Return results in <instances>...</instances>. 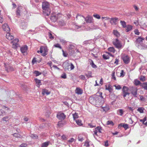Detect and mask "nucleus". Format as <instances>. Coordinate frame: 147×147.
<instances>
[{"mask_svg": "<svg viewBox=\"0 0 147 147\" xmlns=\"http://www.w3.org/2000/svg\"><path fill=\"white\" fill-rule=\"evenodd\" d=\"M63 66L65 71H70L74 68V66L72 63H69L67 61L63 63Z\"/></svg>", "mask_w": 147, "mask_h": 147, "instance_id": "nucleus-1", "label": "nucleus"}, {"mask_svg": "<svg viewBox=\"0 0 147 147\" xmlns=\"http://www.w3.org/2000/svg\"><path fill=\"white\" fill-rule=\"evenodd\" d=\"M113 43L115 47L118 49H120L122 48L123 46L121 43L117 39L114 40Z\"/></svg>", "mask_w": 147, "mask_h": 147, "instance_id": "nucleus-2", "label": "nucleus"}, {"mask_svg": "<svg viewBox=\"0 0 147 147\" xmlns=\"http://www.w3.org/2000/svg\"><path fill=\"white\" fill-rule=\"evenodd\" d=\"M26 10L25 7L23 6H19L17 9L16 11V15L18 17L21 15V13H23L24 11Z\"/></svg>", "mask_w": 147, "mask_h": 147, "instance_id": "nucleus-3", "label": "nucleus"}, {"mask_svg": "<svg viewBox=\"0 0 147 147\" xmlns=\"http://www.w3.org/2000/svg\"><path fill=\"white\" fill-rule=\"evenodd\" d=\"M129 88L126 86H124L122 88V94L123 96L125 98L127 96H129L130 94V93L129 92Z\"/></svg>", "mask_w": 147, "mask_h": 147, "instance_id": "nucleus-4", "label": "nucleus"}, {"mask_svg": "<svg viewBox=\"0 0 147 147\" xmlns=\"http://www.w3.org/2000/svg\"><path fill=\"white\" fill-rule=\"evenodd\" d=\"M121 58L124 63L125 64H128L130 62V58L127 55L125 54L123 55L122 56Z\"/></svg>", "mask_w": 147, "mask_h": 147, "instance_id": "nucleus-5", "label": "nucleus"}, {"mask_svg": "<svg viewBox=\"0 0 147 147\" xmlns=\"http://www.w3.org/2000/svg\"><path fill=\"white\" fill-rule=\"evenodd\" d=\"M138 89L136 87H131L130 88L131 93L135 97H137V91Z\"/></svg>", "mask_w": 147, "mask_h": 147, "instance_id": "nucleus-6", "label": "nucleus"}, {"mask_svg": "<svg viewBox=\"0 0 147 147\" xmlns=\"http://www.w3.org/2000/svg\"><path fill=\"white\" fill-rule=\"evenodd\" d=\"M84 20L87 23H92L94 22L92 17L89 15H88L86 18L84 17Z\"/></svg>", "mask_w": 147, "mask_h": 147, "instance_id": "nucleus-7", "label": "nucleus"}, {"mask_svg": "<svg viewBox=\"0 0 147 147\" xmlns=\"http://www.w3.org/2000/svg\"><path fill=\"white\" fill-rule=\"evenodd\" d=\"M52 7V4L47 2V15L48 16L51 12V8Z\"/></svg>", "mask_w": 147, "mask_h": 147, "instance_id": "nucleus-8", "label": "nucleus"}, {"mask_svg": "<svg viewBox=\"0 0 147 147\" xmlns=\"http://www.w3.org/2000/svg\"><path fill=\"white\" fill-rule=\"evenodd\" d=\"M50 19L52 22H55L59 19V17H57V15H56L55 13H53L51 14Z\"/></svg>", "mask_w": 147, "mask_h": 147, "instance_id": "nucleus-9", "label": "nucleus"}, {"mask_svg": "<svg viewBox=\"0 0 147 147\" xmlns=\"http://www.w3.org/2000/svg\"><path fill=\"white\" fill-rule=\"evenodd\" d=\"M19 40L18 39H16L12 41L13 43L12 48L14 49H16L17 47H19V44L18 43Z\"/></svg>", "mask_w": 147, "mask_h": 147, "instance_id": "nucleus-10", "label": "nucleus"}, {"mask_svg": "<svg viewBox=\"0 0 147 147\" xmlns=\"http://www.w3.org/2000/svg\"><path fill=\"white\" fill-rule=\"evenodd\" d=\"M37 52L38 53L40 52L42 55L45 56L46 55V50L45 49V47H41L40 49V51H37Z\"/></svg>", "mask_w": 147, "mask_h": 147, "instance_id": "nucleus-11", "label": "nucleus"}, {"mask_svg": "<svg viewBox=\"0 0 147 147\" xmlns=\"http://www.w3.org/2000/svg\"><path fill=\"white\" fill-rule=\"evenodd\" d=\"M76 18L77 20H78L79 21L82 23L83 24H85V22L83 23V20L84 19V17L82 15L80 14H77L76 16Z\"/></svg>", "mask_w": 147, "mask_h": 147, "instance_id": "nucleus-12", "label": "nucleus"}, {"mask_svg": "<svg viewBox=\"0 0 147 147\" xmlns=\"http://www.w3.org/2000/svg\"><path fill=\"white\" fill-rule=\"evenodd\" d=\"M4 65L5 67V69L7 72H9L13 70V68L11 67L9 64L5 63Z\"/></svg>", "mask_w": 147, "mask_h": 147, "instance_id": "nucleus-13", "label": "nucleus"}, {"mask_svg": "<svg viewBox=\"0 0 147 147\" xmlns=\"http://www.w3.org/2000/svg\"><path fill=\"white\" fill-rule=\"evenodd\" d=\"M57 117L59 119H64L65 117V115L63 113H58L57 115Z\"/></svg>", "mask_w": 147, "mask_h": 147, "instance_id": "nucleus-14", "label": "nucleus"}, {"mask_svg": "<svg viewBox=\"0 0 147 147\" xmlns=\"http://www.w3.org/2000/svg\"><path fill=\"white\" fill-rule=\"evenodd\" d=\"M2 28L4 31L8 32L10 30V28L7 24H4L2 26Z\"/></svg>", "mask_w": 147, "mask_h": 147, "instance_id": "nucleus-15", "label": "nucleus"}, {"mask_svg": "<svg viewBox=\"0 0 147 147\" xmlns=\"http://www.w3.org/2000/svg\"><path fill=\"white\" fill-rule=\"evenodd\" d=\"M42 9H43V14L45 16L46 14V2H43L42 5Z\"/></svg>", "mask_w": 147, "mask_h": 147, "instance_id": "nucleus-16", "label": "nucleus"}, {"mask_svg": "<svg viewBox=\"0 0 147 147\" xmlns=\"http://www.w3.org/2000/svg\"><path fill=\"white\" fill-rule=\"evenodd\" d=\"M105 89L108 90L110 92H111L113 90L112 86L110 84L106 85L105 86Z\"/></svg>", "mask_w": 147, "mask_h": 147, "instance_id": "nucleus-17", "label": "nucleus"}, {"mask_svg": "<svg viewBox=\"0 0 147 147\" xmlns=\"http://www.w3.org/2000/svg\"><path fill=\"white\" fill-rule=\"evenodd\" d=\"M75 92L78 94H81L83 93V91L81 89L77 88L75 90Z\"/></svg>", "mask_w": 147, "mask_h": 147, "instance_id": "nucleus-18", "label": "nucleus"}, {"mask_svg": "<svg viewBox=\"0 0 147 147\" xmlns=\"http://www.w3.org/2000/svg\"><path fill=\"white\" fill-rule=\"evenodd\" d=\"M6 36L9 40H12L14 38L13 36L11 35L8 32Z\"/></svg>", "mask_w": 147, "mask_h": 147, "instance_id": "nucleus-19", "label": "nucleus"}, {"mask_svg": "<svg viewBox=\"0 0 147 147\" xmlns=\"http://www.w3.org/2000/svg\"><path fill=\"white\" fill-rule=\"evenodd\" d=\"M20 50L22 53H25L27 50V47L26 46H24L21 48Z\"/></svg>", "mask_w": 147, "mask_h": 147, "instance_id": "nucleus-20", "label": "nucleus"}, {"mask_svg": "<svg viewBox=\"0 0 147 147\" xmlns=\"http://www.w3.org/2000/svg\"><path fill=\"white\" fill-rule=\"evenodd\" d=\"M140 86L143 88L145 90H147V82H144L140 84Z\"/></svg>", "mask_w": 147, "mask_h": 147, "instance_id": "nucleus-21", "label": "nucleus"}, {"mask_svg": "<svg viewBox=\"0 0 147 147\" xmlns=\"http://www.w3.org/2000/svg\"><path fill=\"white\" fill-rule=\"evenodd\" d=\"M124 111L122 109H119L117 111V114L121 116H122L123 114Z\"/></svg>", "mask_w": 147, "mask_h": 147, "instance_id": "nucleus-22", "label": "nucleus"}, {"mask_svg": "<svg viewBox=\"0 0 147 147\" xmlns=\"http://www.w3.org/2000/svg\"><path fill=\"white\" fill-rule=\"evenodd\" d=\"M34 80H35V82H36V86L37 87H39L40 86V85L41 84V82L40 80H38L36 78V79H34Z\"/></svg>", "mask_w": 147, "mask_h": 147, "instance_id": "nucleus-23", "label": "nucleus"}, {"mask_svg": "<svg viewBox=\"0 0 147 147\" xmlns=\"http://www.w3.org/2000/svg\"><path fill=\"white\" fill-rule=\"evenodd\" d=\"M113 33L114 35L117 37H119L120 36L119 33L116 30H113Z\"/></svg>", "mask_w": 147, "mask_h": 147, "instance_id": "nucleus-24", "label": "nucleus"}, {"mask_svg": "<svg viewBox=\"0 0 147 147\" xmlns=\"http://www.w3.org/2000/svg\"><path fill=\"white\" fill-rule=\"evenodd\" d=\"M134 84L136 86H137L138 85H140L141 84V83L140 81L138 80L137 79H136L134 80Z\"/></svg>", "mask_w": 147, "mask_h": 147, "instance_id": "nucleus-25", "label": "nucleus"}, {"mask_svg": "<svg viewBox=\"0 0 147 147\" xmlns=\"http://www.w3.org/2000/svg\"><path fill=\"white\" fill-rule=\"evenodd\" d=\"M95 130L97 132H98L100 133H102V129L101 127L98 126L95 128Z\"/></svg>", "mask_w": 147, "mask_h": 147, "instance_id": "nucleus-26", "label": "nucleus"}, {"mask_svg": "<svg viewBox=\"0 0 147 147\" xmlns=\"http://www.w3.org/2000/svg\"><path fill=\"white\" fill-rule=\"evenodd\" d=\"M102 108L103 111L106 112L108 111L109 109V107L108 105H106L105 107H102Z\"/></svg>", "mask_w": 147, "mask_h": 147, "instance_id": "nucleus-27", "label": "nucleus"}, {"mask_svg": "<svg viewBox=\"0 0 147 147\" xmlns=\"http://www.w3.org/2000/svg\"><path fill=\"white\" fill-rule=\"evenodd\" d=\"M126 31L127 32H128L131 30L132 28V26L130 25H128L126 26Z\"/></svg>", "mask_w": 147, "mask_h": 147, "instance_id": "nucleus-28", "label": "nucleus"}, {"mask_svg": "<svg viewBox=\"0 0 147 147\" xmlns=\"http://www.w3.org/2000/svg\"><path fill=\"white\" fill-rule=\"evenodd\" d=\"M48 35L49 38L51 40H53L54 38V36L52 35V32L50 31H49V32H48Z\"/></svg>", "mask_w": 147, "mask_h": 147, "instance_id": "nucleus-29", "label": "nucleus"}, {"mask_svg": "<svg viewBox=\"0 0 147 147\" xmlns=\"http://www.w3.org/2000/svg\"><path fill=\"white\" fill-rule=\"evenodd\" d=\"M108 50L113 53H114L115 51V50L113 47H110L108 48Z\"/></svg>", "mask_w": 147, "mask_h": 147, "instance_id": "nucleus-30", "label": "nucleus"}, {"mask_svg": "<svg viewBox=\"0 0 147 147\" xmlns=\"http://www.w3.org/2000/svg\"><path fill=\"white\" fill-rule=\"evenodd\" d=\"M119 125H120L121 126L123 127L125 130L129 128L128 125L127 124H123L122 125V124H120Z\"/></svg>", "mask_w": 147, "mask_h": 147, "instance_id": "nucleus-31", "label": "nucleus"}, {"mask_svg": "<svg viewBox=\"0 0 147 147\" xmlns=\"http://www.w3.org/2000/svg\"><path fill=\"white\" fill-rule=\"evenodd\" d=\"M76 121L77 124L79 126H81L83 125L82 123V121L81 120L78 119L76 120Z\"/></svg>", "mask_w": 147, "mask_h": 147, "instance_id": "nucleus-32", "label": "nucleus"}, {"mask_svg": "<svg viewBox=\"0 0 147 147\" xmlns=\"http://www.w3.org/2000/svg\"><path fill=\"white\" fill-rule=\"evenodd\" d=\"M144 39L143 38H142L140 37H139L136 39V41L140 43L142 42L143 40H144Z\"/></svg>", "mask_w": 147, "mask_h": 147, "instance_id": "nucleus-33", "label": "nucleus"}, {"mask_svg": "<svg viewBox=\"0 0 147 147\" xmlns=\"http://www.w3.org/2000/svg\"><path fill=\"white\" fill-rule=\"evenodd\" d=\"M140 80L142 82H144L146 80V77L143 76H142L139 78Z\"/></svg>", "mask_w": 147, "mask_h": 147, "instance_id": "nucleus-34", "label": "nucleus"}, {"mask_svg": "<svg viewBox=\"0 0 147 147\" xmlns=\"http://www.w3.org/2000/svg\"><path fill=\"white\" fill-rule=\"evenodd\" d=\"M72 115L74 120H75L76 119L78 118L79 117L78 114L76 113L73 114Z\"/></svg>", "mask_w": 147, "mask_h": 147, "instance_id": "nucleus-35", "label": "nucleus"}, {"mask_svg": "<svg viewBox=\"0 0 147 147\" xmlns=\"http://www.w3.org/2000/svg\"><path fill=\"white\" fill-rule=\"evenodd\" d=\"M120 23L122 26L124 28L126 27V22L124 21H120Z\"/></svg>", "mask_w": 147, "mask_h": 147, "instance_id": "nucleus-36", "label": "nucleus"}, {"mask_svg": "<svg viewBox=\"0 0 147 147\" xmlns=\"http://www.w3.org/2000/svg\"><path fill=\"white\" fill-rule=\"evenodd\" d=\"M34 73L36 76H38L41 74V72L37 71H34Z\"/></svg>", "mask_w": 147, "mask_h": 147, "instance_id": "nucleus-37", "label": "nucleus"}, {"mask_svg": "<svg viewBox=\"0 0 147 147\" xmlns=\"http://www.w3.org/2000/svg\"><path fill=\"white\" fill-rule=\"evenodd\" d=\"M59 25L61 26H64L65 25V23L64 21L62 20L59 21Z\"/></svg>", "mask_w": 147, "mask_h": 147, "instance_id": "nucleus-38", "label": "nucleus"}, {"mask_svg": "<svg viewBox=\"0 0 147 147\" xmlns=\"http://www.w3.org/2000/svg\"><path fill=\"white\" fill-rule=\"evenodd\" d=\"M9 119L10 118L9 117L7 116L2 118V120L3 121H7L9 120Z\"/></svg>", "mask_w": 147, "mask_h": 147, "instance_id": "nucleus-39", "label": "nucleus"}, {"mask_svg": "<svg viewBox=\"0 0 147 147\" xmlns=\"http://www.w3.org/2000/svg\"><path fill=\"white\" fill-rule=\"evenodd\" d=\"M92 75V73L91 72V71H88V73L87 74H86L85 75L88 78H90V77H92V76H91Z\"/></svg>", "mask_w": 147, "mask_h": 147, "instance_id": "nucleus-40", "label": "nucleus"}, {"mask_svg": "<svg viewBox=\"0 0 147 147\" xmlns=\"http://www.w3.org/2000/svg\"><path fill=\"white\" fill-rule=\"evenodd\" d=\"M30 137L34 139H36L38 138V136L34 134H31L30 135Z\"/></svg>", "mask_w": 147, "mask_h": 147, "instance_id": "nucleus-41", "label": "nucleus"}, {"mask_svg": "<svg viewBox=\"0 0 147 147\" xmlns=\"http://www.w3.org/2000/svg\"><path fill=\"white\" fill-rule=\"evenodd\" d=\"M91 63H90V65H91L92 67L94 68H96L97 66L96 65H95L93 61L92 60H91Z\"/></svg>", "mask_w": 147, "mask_h": 147, "instance_id": "nucleus-42", "label": "nucleus"}, {"mask_svg": "<svg viewBox=\"0 0 147 147\" xmlns=\"http://www.w3.org/2000/svg\"><path fill=\"white\" fill-rule=\"evenodd\" d=\"M13 135L15 137L17 138H21V135L18 133H15L13 134Z\"/></svg>", "mask_w": 147, "mask_h": 147, "instance_id": "nucleus-43", "label": "nucleus"}, {"mask_svg": "<svg viewBox=\"0 0 147 147\" xmlns=\"http://www.w3.org/2000/svg\"><path fill=\"white\" fill-rule=\"evenodd\" d=\"M93 16L97 19H100V16L99 15L96 14H94Z\"/></svg>", "mask_w": 147, "mask_h": 147, "instance_id": "nucleus-44", "label": "nucleus"}, {"mask_svg": "<svg viewBox=\"0 0 147 147\" xmlns=\"http://www.w3.org/2000/svg\"><path fill=\"white\" fill-rule=\"evenodd\" d=\"M102 57L103 59H107L109 58V57L108 55L104 54L102 55Z\"/></svg>", "mask_w": 147, "mask_h": 147, "instance_id": "nucleus-45", "label": "nucleus"}, {"mask_svg": "<svg viewBox=\"0 0 147 147\" xmlns=\"http://www.w3.org/2000/svg\"><path fill=\"white\" fill-rule=\"evenodd\" d=\"M84 146L86 147H88L89 146V142L88 141H85Z\"/></svg>", "mask_w": 147, "mask_h": 147, "instance_id": "nucleus-46", "label": "nucleus"}, {"mask_svg": "<svg viewBox=\"0 0 147 147\" xmlns=\"http://www.w3.org/2000/svg\"><path fill=\"white\" fill-rule=\"evenodd\" d=\"M54 47L56 48H59L60 49H62V47L59 44H56L54 45Z\"/></svg>", "mask_w": 147, "mask_h": 147, "instance_id": "nucleus-47", "label": "nucleus"}, {"mask_svg": "<svg viewBox=\"0 0 147 147\" xmlns=\"http://www.w3.org/2000/svg\"><path fill=\"white\" fill-rule=\"evenodd\" d=\"M112 78L114 80H116V78L115 77V72L113 71L112 73Z\"/></svg>", "mask_w": 147, "mask_h": 147, "instance_id": "nucleus-48", "label": "nucleus"}, {"mask_svg": "<svg viewBox=\"0 0 147 147\" xmlns=\"http://www.w3.org/2000/svg\"><path fill=\"white\" fill-rule=\"evenodd\" d=\"M138 111L140 113H143V108L142 107H140L138 108Z\"/></svg>", "mask_w": 147, "mask_h": 147, "instance_id": "nucleus-49", "label": "nucleus"}, {"mask_svg": "<svg viewBox=\"0 0 147 147\" xmlns=\"http://www.w3.org/2000/svg\"><path fill=\"white\" fill-rule=\"evenodd\" d=\"M125 75V73L123 70H122L120 73V76L122 77H123Z\"/></svg>", "mask_w": 147, "mask_h": 147, "instance_id": "nucleus-50", "label": "nucleus"}, {"mask_svg": "<svg viewBox=\"0 0 147 147\" xmlns=\"http://www.w3.org/2000/svg\"><path fill=\"white\" fill-rule=\"evenodd\" d=\"M146 120V117H145L143 119H140V121L142 122L143 124H144L145 121Z\"/></svg>", "mask_w": 147, "mask_h": 147, "instance_id": "nucleus-51", "label": "nucleus"}, {"mask_svg": "<svg viewBox=\"0 0 147 147\" xmlns=\"http://www.w3.org/2000/svg\"><path fill=\"white\" fill-rule=\"evenodd\" d=\"M62 51L63 56L65 57H67L68 55L67 53L65 52L63 50H62Z\"/></svg>", "mask_w": 147, "mask_h": 147, "instance_id": "nucleus-52", "label": "nucleus"}, {"mask_svg": "<svg viewBox=\"0 0 147 147\" xmlns=\"http://www.w3.org/2000/svg\"><path fill=\"white\" fill-rule=\"evenodd\" d=\"M115 87L116 89L117 90H120L121 88V86L119 85H118L117 86H116V85H114V86Z\"/></svg>", "mask_w": 147, "mask_h": 147, "instance_id": "nucleus-53", "label": "nucleus"}, {"mask_svg": "<svg viewBox=\"0 0 147 147\" xmlns=\"http://www.w3.org/2000/svg\"><path fill=\"white\" fill-rule=\"evenodd\" d=\"M107 123V125L111 124L113 125H114V123L112 121H108Z\"/></svg>", "mask_w": 147, "mask_h": 147, "instance_id": "nucleus-54", "label": "nucleus"}, {"mask_svg": "<svg viewBox=\"0 0 147 147\" xmlns=\"http://www.w3.org/2000/svg\"><path fill=\"white\" fill-rule=\"evenodd\" d=\"M117 20V18H112L111 19V21H112L113 23H115L116 22Z\"/></svg>", "mask_w": 147, "mask_h": 147, "instance_id": "nucleus-55", "label": "nucleus"}, {"mask_svg": "<svg viewBox=\"0 0 147 147\" xmlns=\"http://www.w3.org/2000/svg\"><path fill=\"white\" fill-rule=\"evenodd\" d=\"M63 16V15L60 13H58L57 15V17H59V19L60 18H62Z\"/></svg>", "mask_w": 147, "mask_h": 147, "instance_id": "nucleus-56", "label": "nucleus"}, {"mask_svg": "<svg viewBox=\"0 0 147 147\" xmlns=\"http://www.w3.org/2000/svg\"><path fill=\"white\" fill-rule=\"evenodd\" d=\"M140 100L141 101H144L145 100V98L143 96H142V95H141L140 96Z\"/></svg>", "mask_w": 147, "mask_h": 147, "instance_id": "nucleus-57", "label": "nucleus"}, {"mask_svg": "<svg viewBox=\"0 0 147 147\" xmlns=\"http://www.w3.org/2000/svg\"><path fill=\"white\" fill-rule=\"evenodd\" d=\"M61 78L63 79H66V76L65 73H64L61 76Z\"/></svg>", "mask_w": 147, "mask_h": 147, "instance_id": "nucleus-58", "label": "nucleus"}, {"mask_svg": "<svg viewBox=\"0 0 147 147\" xmlns=\"http://www.w3.org/2000/svg\"><path fill=\"white\" fill-rule=\"evenodd\" d=\"M74 138H71L68 141V142L69 143H72V142H74Z\"/></svg>", "mask_w": 147, "mask_h": 147, "instance_id": "nucleus-59", "label": "nucleus"}, {"mask_svg": "<svg viewBox=\"0 0 147 147\" xmlns=\"http://www.w3.org/2000/svg\"><path fill=\"white\" fill-rule=\"evenodd\" d=\"M134 33L136 34L139 35L140 32H139L138 30H134Z\"/></svg>", "mask_w": 147, "mask_h": 147, "instance_id": "nucleus-60", "label": "nucleus"}, {"mask_svg": "<svg viewBox=\"0 0 147 147\" xmlns=\"http://www.w3.org/2000/svg\"><path fill=\"white\" fill-rule=\"evenodd\" d=\"M133 7L136 11H138L139 10V8L136 5H133Z\"/></svg>", "mask_w": 147, "mask_h": 147, "instance_id": "nucleus-61", "label": "nucleus"}, {"mask_svg": "<svg viewBox=\"0 0 147 147\" xmlns=\"http://www.w3.org/2000/svg\"><path fill=\"white\" fill-rule=\"evenodd\" d=\"M80 78L83 80H84L85 79V76L83 75H81L80 76Z\"/></svg>", "mask_w": 147, "mask_h": 147, "instance_id": "nucleus-62", "label": "nucleus"}, {"mask_svg": "<svg viewBox=\"0 0 147 147\" xmlns=\"http://www.w3.org/2000/svg\"><path fill=\"white\" fill-rule=\"evenodd\" d=\"M94 100V98L93 97H90L89 98V101L90 102H92V101L93 100Z\"/></svg>", "mask_w": 147, "mask_h": 147, "instance_id": "nucleus-63", "label": "nucleus"}, {"mask_svg": "<svg viewBox=\"0 0 147 147\" xmlns=\"http://www.w3.org/2000/svg\"><path fill=\"white\" fill-rule=\"evenodd\" d=\"M27 146V144L25 143H23L20 146V147H25Z\"/></svg>", "mask_w": 147, "mask_h": 147, "instance_id": "nucleus-64", "label": "nucleus"}]
</instances>
